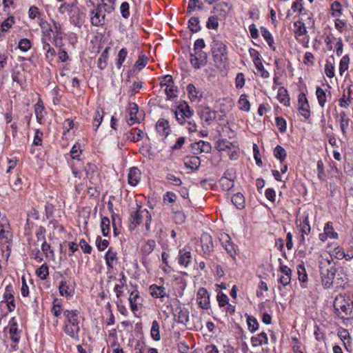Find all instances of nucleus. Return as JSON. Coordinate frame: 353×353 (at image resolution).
I'll return each instance as SVG.
<instances>
[{"instance_id":"31","label":"nucleus","mask_w":353,"mask_h":353,"mask_svg":"<svg viewBox=\"0 0 353 353\" xmlns=\"http://www.w3.org/2000/svg\"><path fill=\"white\" fill-rule=\"evenodd\" d=\"M225 239L224 240L225 242L223 243V246L230 256L234 258L236 254V246L231 242L230 238L228 235H225Z\"/></svg>"},{"instance_id":"2","label":"nucleus","mask_w":353,"mask_h":353,"mask_svg":"<svg viewBox=\"0 0 353 353\" xmlns=\"http://www.w3.org/2000/svg\"><path fill=\"white\" fill-rule=\"evenodd\" d=\"M65 318L63 330L70 338L78 341L79 327V312L77 310H65L63 313Z\"/></svg>"},{"instance_id":"22","label":"nucleus","mask_w":353,"mask_h":353,"mask_svg":"<svg viewBox=\"0 0 353 353\" xmlns=\"http://www.w3.org/2000/svg\"><path fill=\"white\" fill-rule=\"evenodd\" d=\"M216 148L219 151H232V157H233V152H235V145L234 143L228 141L227 139H220L216 142Z\"/></svg>"},{"instance_id":"16","label":"nucleus","mask_w":353,"mask_h":353,"mask_svg":"<svg viewBox=\"0 0 353 353\" xmlns=\"http://www.w3.org/2000/svg\"><path fill=\"white\" fill-rule=\"evenodd\" d=\"M192 149L194 151L195 154H200L202 152L209 153L211 151L212 146L209 142L201 140L192 143Z\"/></svg>"},{"instance_id":"34","label":"nucleus","mask_w":353,"mask_h":353,"mask_svg":"<svg viewBox=\"0 0 353 353\" xmlns=\"http://www.w3.org/2000/svg\"><path fill=\"white\" fill-rule=\"evenodd\" d=\"M239 108L241 110L245 112H249L250 110V104L249 101L247 99V95L245 94H243L240 96L239 101Z\"/></svg>"},{"instance_id":"41","label":"nucleus","mask_w":353,"mask_h":353,"mask_svg":"<svg viewBox=\"0 0 353 353\" xmlns=\"http://www.w3.org/2000/svg\"><path fill=\"white\" fill-rule=\"evenodd\" d=\"M59 293L61 296H65L66 297L71 296L73 294V292L68 285H67L66 281H62L59 285Z\"/></svg>"},{"instance_id":"59","label":"nucleus","mask_w":353,"mask_h":353,"mask_svg":"<svg viewBox=\"0 0 353 353\" xmlns=\"http://www.w3.org/2000/svg\"><path fill=\"white\" fill-rule=\"evenodd\" d=\"M128 54V51L125 48H122L118 54V60L117 62V68L120 69L123 63L124 62Z\"/></svg>"},{"instance_id":"55","label":"nucleus","mask_w":353,"mask_h":353,"mask_svg":"<svg viewBox=\"0 0 353 353\" xmlns=\"http://www.w3.org/2000/svg\"><path fill=\"white\" fill-rule=\"evenodd\" d=\"M332 16L339 17L341 14V5L339 1H334L331 6Z\"/></svg>"},{"instance_id":"5","label":"nucleus","mask_w":353,"mask_h":353,"mask_svg":"<svg viewBox=\"0 0 353 353\" xmlns=\"http://www.w3.org/2000/svg\"><path fill=\"white\" fill-rule=\"evenodd\" d=\"M13 62H11L12 67V79L13 84L21 85L22 82V57L18 55L16 59L12 56Z\"/></svg>"},{"instance_id":"6","label":"nucleus","mask_w":353,"mask_h":353,"mask_svg":"<svg viewBox=\"0 0 353 353\" xmlns=\"http://www.w3.org/2000/svg\"><path fill=\"white\" fill-rule=\"evenodd\" d=\"M301 21H298L294 23V32L298 36H303L306 34L307 28H313L314 25V20L312 18V13L307 17L301 18Z\"/></svg>"},{"instance_id":"32","label":"nucleus","mask_w":353,"mask_h":353,"mask_svg":"<svg viewBox=\"0 0 353 353\" xmlns=\"http://www.w3.org/2000/svg\"><path fill=\"white\" fill-rule=\"evenodd\" d=\"M117 260V253L110 248L105 254V262L109 268L113 267V263Z\"/></svg>"},{"instance_id":"44","label":"nucleus","mask_w":353,"mask_h":353,"mask_svg":"<svg viewBox=\"0 0 353 353\" xmlns=\"http://www.w3.org/2000/svg\"><path fill=\"white\" fill-rule=\"evenodd\" d=\"M350 58L347 55L343 56L339 63V74L343 76V73L347 70L349 67Z\"/></svg>"},{"instance_id":"50","label":"nucleus","mask_w":353,"mask_h":353,"mask_svg":"<svg viewBox=\"0 0 353 353\" xmlns=\"http://www.w3.org/2000/svg\"><path fill=\"white\" fill-rule=\"evenodd\" d=\"M51 311L53 315L57 317H58L61 314L62 310L61 300L57 299H54Z\"/></svg>"},{"instance_id":"48","label":"nucleus","mask_w":353,"mask_h":353,"mask_svg":"<svg viewBox=\"0 0 353 353\" xmlns=\"http://www.w3.org/2000/svg\"><path fill=\"white\" fill-rule=\"evenodd\" d=\"M97 7L101 8V10L105 14L106 13L110 14L114 10L115 6L105 2H101L97 4Z\"/></svg>"},{"instance_id":"53","label":"nucleus","mask_w":353,"mask_h":353,"mask_svg":"<svg viewBox=\"0 0 353 353\" xmlns=\"http://www.w3.org/2000/svg\"><path fill=\"white\" fill-rule=\"evenodd\" d=\"M248 329L251 332H254L259 328V323L253 316H248L247 319Z\"/></svg>"},{"instance_id":"27","label":"nucleus","mask_w":353,"mask_h":353,"mask_svg":"<svg viewBox=\"0 0 353 353\" xmlns=\"http://www.w3.org/2000/svg\"><path fill=\"white\" fill-rule=\"evenodd\" d=\"M230 10L227 3L221 2L214 8V12L221 18L224 19Z\"/></svg>"},{"instance_id":"18","label":"nucleus","mask_w":353,"mask_h":353,"mask_svg":"<svg viewBox=\"0 0 353 353\" xmlns=\"http://www.w3.org/2000/svg\"><path fill=\"white\" fill-rule=\"evenodd\" d=\"M296 223L298 227L300 228V231L303 234H309L311 230L310 225L309 223L308 216H304L296 219Z\"/></svg>"},{"instance_id":"13","label":"nucleus","mask_w":353,"mask_h":353,"mask_svg":"<svg viewBox=\"0 0 353 353\" xmlns=\"http://www.w3.org/2000/svg\"><path fill=\"white\" fill-rule=\"evenodd\" d=\"M128 117L127 121L130 125L140 121V117L138 116L139 107L134 103H130L128 109Z\"/></svg>"},{"instance_id":"36","label":"nucleus","mask_w":353,"mask_h":353,"mask_svg":"<svg viewBox=\"0 0 353 353\" xmlns=\"http://www.w3.org/2000/svg\"><path fill=\"white\" fill-rule=\"evenodd\" d=\"M39 26L42 30L43 34L45 37H50L51 32H53V29L51 26L45 20L40 19Z\"/></svg>"},{"instance_id":"26","label":"nucleus","mask_w":353,"mask_h":353,"mask_svg":"<svg viewBox=\"0 0 353 353\" xmlns=\"http://www.w3.org/2000/svg\"><path fill=\"white\" fill-rule=\"evenodd\" d=\"M251 343L253 346H261L268 343V338L264 332L254 336L251 338Z\"/></svg>"},{"instance_id":"47","label":"nucleus","mask_w":353,"mask_h":353,"mask_svg":"<svg viewBox=\"0 0 353 353\" xmlns=\"http://www.w3.org/2000/svg\"><path fill=\"white\" fill-rule=\"evenodd\" d=\"M274 154L276 158L280 160L281 163L284 161L287 156L285 150L280 145H277L274 148Z\"/></svg>"},{"instance_id":"40","label":"nucleus","mask_w":353,"mask_h":353,"mask_svg":"<svg viewBox=\"0 0 353 353\" xmlns=\"http://www.w3.org/2000/svg\"><path fill=\"white\" fill-rule=\"evenodd\" d=\"M43 49L46 52V56L48 59L52 60L54 57L56 52L48 43L45 41V38H43Z\"/></svg>"},{"instance_id":"1","label":"nucleus","mask_w":353,"mask_h":353,"mask_svg":"<svg viewBox=\"0 0 353 353\" xmlns=\"http://www.w3.org/2000/svg\"><path fill=\"white\" fill-rule=\"evenodd\" d=\"M332 256L324 257L321 256L319 261L321 284L325 289H330L334 285V279L336 270L332 265Z\"/></svg>"},{"instance_id":"28","label":"nucleus","mask_w":353,"mask_h":353,"mask_svg":"<svg viewBox=\"0 0 353 353\" xmlns=\"http://www.w3.org/2000/svg\"><path fill=\"white\" fill-rule=\"evenodd\" d=\"M150 294L155 298H164L167 296L165 288L157 285H152L150 287Z\"/></svg>"},{"instance_id":"62","label":"nucleus","mask_w":353,"mask_h":353,"mask_svg":"<svg viewBox=\"0 0 353 353\" xmlns=\"http://www.w3.org/2000/svg\"><path fill=\"white\" fill-rule=\"evenodd\" d=\"M165 92L169 99L176 97L177 88L174 86V83L165 88Z\"/></svg>"},{"instance_id":"58","label":"nucleus","mask_w":353,"mask_h":353,"mask_svg":"<svg viewBox=\"0 0 353 353\" xmlns=\"http://www.w3.org/2000/svg\"><path fill=\"white\" fill-rule=\"evenodd\" d=\"M148 61V59L145 55L141 54L139 55L138 60L136 61L134 67L140 70L146 65Z\"/></svg>"},{"instance_id":"15","label":"nucleus","mask_w":353,"mask_h":353,"mask_svg":"<svg viewBox=\"0 0 353 353\" xmlns=\"http://www.w3.org/2000/svg\"><path fill=\"white\" fill-rule=\"evenodd\" d=\"M201 119L210 125L216 118V112L208 107L202 108L199 112Z\"/></svg>"},{"instance_id":"24","label":"nucleus","mask_w":353,"mask_h":353,"mask_svg":"<svg viewBox=\"0 0 353 353\" xmlns=\"http://www.w3.org/2000/svg\"><path fill=\"white\" fill-rule=\"evenodd\" d=\"M352 100L353 93H352L351 88H349L347 90H344L343 97L339 99V105L341 108H347Z\"/></svg>"},{"instance_id":"30","label":"nucleus","mask_w":353,"mask_h":353,"mask_svg":"<svg viewBox=\"0 0 353 353\" xmlns=\"http://www.w3.org/2000/svg\"><path fill=\"white\" fill-rule=\"evenodd\" d=\"M276 98L284 105H290V98L288 94V91L285 88L281 87L279 88Z\"/></svg>"},{"instance_id":"60","label":"nucleus","mask_w":353,"mask_h":353,"mask_svg":"<svg viewBox=\"0 0 353 353\" xmlns=\"http://www.w3.org/2000/svg\"><path fill=\"white\" fill-rule=\"evenodd\" d=\"M261 31L262 36L265 39L270 47H272L274 43V39L271 33L265 28H261Z\"/></svg>"},{"instance_id":"64","label":"nucleus","mask_w":353,"mask_h":353,"mask_svg":"<svg viewBox=\"0 0 353 353\" xmlns=\"http://www.w3.org/2000/svg\"><path fill=\"white\" fill-rule=\"evenodd\" d=\"M219 182L222 189L225 191L230 190L234 186V181L225 178L221 177Z\"/></svg>"},{"instance_id":"8","label":"nucleus","mask_w":353,"mask_h":353,"mask_svg":"<svg viewBox=\"0 0 353 353\" xmlns=\"http://www.w3.org/2000/svg\"><path fill=\"white\" fill-rule=\"evenodd\" d=\"M143 218H149L150 219V212L146 209H141V207H139V209L131 214L130 216V230H134L136 227L139 225Z\"/></svg>"},{"instance_id":"61","label":"nucleus","mask_w":353,"mask_h":353,"mask_svg":"<svg viewBox=\"0 0 353 353\" xmlns=\"http://www.w3.org/2000/svg\"><path fill=\"white\" fill-rule=\"evenodd\" d=\"M325 73L329 78H332L334 76V66L330 61H327L325 65Z\"/></svg>"},{"instance_id":"14","label":"nucleus","mask_w":353,"mask_h":353,"mask_svg":"<svg viewBox=\"0 0 353 353\" xmlns=\"http://www.w3.org/2000/svg\"><path fill=\"white\" fill-rule=\"evenodd\" d=\"M350 296H346L345 295L339 294L336 296L334 301V307L338 314L343 309H345V305L347 303H350Z\"/></svg>"},{"instance_id":"20","label":"nucleus","mask_w":353,"mask_h":353,"mask_svg":"<svg viewBox=\"0 0 353 353\" xmlns=\"http://www.w3.org/2000/svg\"><path fill=\"white\" fill-rule=\"evenodd\" d=\"M4 299L7 301V305L9 311H12L15 308L14 296L12 294V288L11 285H8L3 294Z\"/></svg>"},{"instance_id":"35","label":"nucleus","mask_w":353,"mask_h":353,"mask_svg":"<svg viewBox=\"0 0 353 353\" xmlns=\"http://www.w3.org/2000/svg\"><path fill=\"white\" fill-rule=\"evenodd\" d=\"M109 49H110L109 48H105L104 50V51L102 52V54H101V56L99 57V58L98 59L97 65H98V68H100L101 70L104 69L107 65V60L108 58Z\"/></svg>"},{"instance_id":"46","label":"nucleus","mask_w":353,"mask_h":353,"mask_svg":"<svg viewBox=\"0 0 353 353\" xmlns=\"http://www.w3.org/2000/svg\"><path fill=\"white\" fill-rule=\"evenodd\" d=\"M339 316H341V319H353V312L351 309V303H347L345 305V309H343L339 312Z\"/></svg>"},{"instance_id":"3","label":"nucleus","mask_w":353,"mask_h":353,"mask_svg":"<svg viewBox=\"0 0 353 353\" xmlns=\"http://www.w3.org/2000/svg\"><path fill=\"white\" fill-rule=\"evenodd\" d=\"M212 52L214 61L221 65L228 60L227 47L225 43L219 40H214L212 44Z\"/></svg>"},{"instance_id":"10","label":"nucleus","mask_w":353,"mask_h":353,"mask_svg":"<svg viewBox=\"0 0 353 353\" xmlns=\"http://www.w3.org/2000/svg\"><path fill=\"white\" fill-rule=\"evenodd\" d=\"M298 110L301 115L305 119H308L310 117V105L304 93L299 94Z\"/></svg>"},{"instance_id":"23","label":"nucleus","mask_w":353,"mask_h":353,"mask_svg":"<svg viewBox=\"0 0 353 353\" xmlns=\"http://www.w3.org/2000/svg\"><path fill=\"white\" fill-rule=\"evenodd\" d=\"M192 261V254L190 251L185 249L180 250L179 256V263L181 265L187 268Z\"/></svg>"},{"instance_id":"25","label":"nucleus","mask_w":353,"mask_h":353,"mask_svg":"<svg viewBox=\"0 0 353 353\" xmlns=\"http://www.w3.org/2000/svg\"><path fill=\"white\" fill-rule=\"evenodd\" d=\"M184 165L187 168L197 170L201 165V160L196 156L186 157L184 160Z\"/></svg>"},{"instance_id":"4","label":"nucleus","mask_w":353,"mask_h":353,"mask_svg":"<svg viewBox=\"0 0 353 353\" xmlns=\"http://www.w3.org/2000/svg\"><path fill=\"white\" fill-rule=\"evenodd\" d=\"M172 314L174 321L179 323L185 325L189 321L188 309L182 306L178 301L172 307Z\"/></svg>"},{"instance_id":"49","label":"nucleus","mask_w":353,"mask_h":353,"mask_svg":"<svg viewBox=\"0 0 353 353\" xmlns=\"http://www.w3.org/2000/svg\"><path fill=\"white\" fill-rule=\"evenodd\" d=\"M324 232L328 238L330 239H336L338 237V234L334 232L332 223L331 222H327L324 228Z\"/></svg>"},{"instance_id":"17","label":"nucleus","mask_w":353,"mask_h":353,"mask_svg":"<svg viewBox=\"0 0 353 353\" xmlns=\"http://www.w3.org/2000/svg\"><path fill=\"white\" fill-rule=\"evenodd\" d=\"M201 243L202 250L205 254H209L213 250V243L212 236L208 234L204 233L201 237Z\"/></svg>"},{"instance_id":"38","label":"nucleus","mask_w":353,"mask_h":353,"mask_svg":"<svg viewBox=\"0 0 353 353\" xmlns=\"http://www.w3.org/2000/svg\"><path fill=\"white\" fill-rule=\"evenodd\" d=\"M232 202L238 208L241 209L244 207V196L241 193H236L232 197Z\"/></svg>"},{"instance_id":"54","label":"nucleus","mask_w":353,"mask_h":353,"mask_svg":"<svg viewBox=\"0 0 353 353\" xmlns=\"http://www.w3.org/2000/svg\"><path fill=\"white\" fill-rule=\"evenodd\" d=\"M297 271L299 280L301 282H305L307 279V275L304 265H299L297 267Z\"/></svg>"},{"instance_id":"9","label":"nucleus","mask_w":353,"mask_h":353,"mask_svg":"<svg viewBox=\"0 0 353 353\" xmlns=\"http://www.w3.org/2000/svg\"><path fill=\"white\" fill-rule=\"evenodd\" d=\"M90 21L92 26L101 27L105 23V14L97 6L90 11Z\"/></svg>"},{"instance_id":"12","label":"nucleus","mask_w":353,"mask_h":353,"mask_svg":"<svg viewBox=\"0 0 353 353\" xmlns=\"http://www.w3.org/2000/svg\"><path fill=\"white\" fill-rule=\"evenodd\" d=\"M208 56L206 53L194 52L191 54L190 63L195 69H199L207 63Z\"/></svg>"},{"instance_id":"42","label":"nucleus","mask_w":353,"mask_h":353,"mask_svg":"<svg viewBox=\"0 0 353 353\" xmlns=\"http://www.w3.org/2000/svg\"><path fill=\"white\" fill-rule=\"evenodd\" d=\"M110 221L109 218H108L106 216L101 218V231H102L103 235L104 236H107L110 232Z\"/></svg>"},{"instance_id":"43","label":"nucleus","mask_w":353,"mask_h":353,"mask_svg":"<svg viewBox=\"0 0 353 353\" xmlns=\"http://www.w3.org/2000/svg\"><path fill=\"white\" fill-rule=\"evenodd\" d=\"M126 280L125 276L122 274V278L119 280V283L116 284L114 288V292L116 294V296L118 299H119L123 294V288L125 285Z\"/></svg>"},{"instance_id":"56","label":"nucleus","mask_w":353,"mask_h":353,"mask_svg":"<svg viewBox=\"0 0 353 353\" xmlns=\"http://www.w3.org/2000/svg\"><path fill=\"white\" fill-rule=\"evenodd\" d=\"M254 65L261 77L266 79L270 77L269 72L264 69V67H263V65L261 61L255 63Z\"/></svg>"},{"instance_id":"52","label":"nucleus","mask_w":353,"mask_h":353,"mask_svg":"<svg viewBox=\"0 0 353 353\" xmlns=\"http://www.w3.org/2000/svg\"><path fill=\"white\" fill-rule=\"evenodd\" d=\"M202 7L203 3L200 0H190L188 6V12L190 13L192 11H194L196 8L201 9Z\"/></svg>"},{"instance_id":"19","label":"nucleus","mask_w":353,"mask_h":353,"mask_svg":"<svg viewBox=\"0 0 353 353\" xmlns=\"http://www.w3.org/2000/svg\"><path fill=\"white\" fill-rule=\"evenodd\" d=\"M156 129L158 133L164 137H166L170 132L168 121L164 119H160L157 124Z\"/></svg>"},{"instance_id":"63","label":"nucleus","mask_w":353,"mask_h":353,"mask_svg":"<svg viewBox=\"0 0 353 353\" xmlns=\"http://www.w3.org/2000/svg\"><path fill=\"white\" fill-rule=\"evenodd\" d=\"M189 28L191 31L196 32L200 30L199 21L196 17H192L189 20Z\"/></svg>"},{"instance_id":"57","label":"nucleus","mask_w":353,"mask_h":353,"mask_svg":"<svg viewBox=\"0 0 353 353\" xmlns=\"http://www.w3.org/2000/svg\"><path fill=\"white\" fill-rule=\"evenodd\" d=\"M37 275L41 279H46L48 276V267L47 265L43 264L36 271Z\"/></svg>"},{"instance_id":"33","label":"nucleus","mask_w":353,"mask_h":353,"mask_svg":"<svg viewBox=\"0 0 353 353\" xmlns=\"http://www.w3.org/2000/svg\"><path fill=\"white\" fill-rule=\"evenodd\" d=\"M347 280V279L345 274L341 271L337 274L336 277L334 279V285H335L336 288H344Z\"/></svg>"},{"instance_id":"51","label":"nucleus","mask_w":353,"mask_h":353,"mask_svg":"<svg viewBox=\"0 0 353 353\" xmlns=\"http://www.w3.org/2000/svg\"><path fill=\"white\" fill-rule=\"evenodd\" d=\"M155 246H156V243L154 240H148L143 245L141 250L144 254H148L154 250Z\"/></svg>"},{"instance_id":"29","label":"nucleus","mask_w":353,"mask_h":353,"mask_svg":"<svg viewBox=\"0 0 353 353\" xmlns=\"http://www.w3.org/2000/svg\"><path fill=\"white\" fill-rule=\"evenodd\" d=\"M9 334L11 340L14 343H19L20 340V336L19 335L17 324L13 318L10 321V327H9Z\"/></svg>"},{"instance_id":"45","label":"nucleus","mask_w":353,"mask_h":353,"mask_svg":"<svg viewBox=\"0 0 353 353\" xmlns=\"http://www.w3.org/2000/svg\"><path fill=\"white\" fill-rule=\"evenodd\" d=\"M292 10L294 12L299 11V14L301 16V17H307L308 15H310V13H307L306 10H305L303 8L302 4L299 1H294L292 3Z\"/></svg>"},{"instance_id":"39","label":"nucleus","mask_w":353,"mask_h":353,"mask_svg":"<svg viewBox=\"0 0 353 353\" xmlns=\"http://www.w3.org/2000/svg\"><path fill=\"white\" fill-rule=\"evenodd\" d=\"M316 94L320 106L323 108L327 99V95L325 90L320 87H318L316 90Z\"/></svg>"},{"instance_id":"7","label":"nucleus","mask_w":353,"mask_h":353,"mask_svg":"<svg viewBox=\"0 0 353 353\" xmlns=\"http://www.w3.org/2000/svg\"><path fill=\"white\" fill-rule=\"evenodd\" d=\"M175 117L180 124H184L186 119H190L193 112L186 102L181 103L174 111Z\"/></svg>"},{"instance_id":"21","label":"nucleus","mask_w":353,"mask_h":353,"mask_svg":"<svg viewBox=\"0 0 353 353\" xmlns=\"http://www.w3.org/2000/svg\"><path fill=\"white\" fill-rule=\"evenodd\" d=\"M128 183L132 186L137 185L140 181L141 179V172L140 170L137 168H132L130 169L128 173Z\"/></svg>"},{"instance_id":"37","label":"nucleus","mask_w":353,"mask_h":353,"mask_svg":"<svg viewBox=\"0 0 353 353\" xmlns=\"http://www.w3.org/2000/svg\"><path fill=\"white\" fill-rule=\"evenodd\" d=\"M150 334L152 338L156 341H158L161 339L159 324L157 321H152Z\"/></svg>"},{"instance_id":"11","label":"nucleus","mask_w":353,"mask_h":353,"mask_svg":"<svg viewBox=\"0 0 353 353\" xmlns=\"http://www.w3.org/2000/svg\"><path fill=\"white\" fill-rule=\"evenodd\" d=\"M196 303L200 307L208 310L210 307V295L206 289L201 288L196 294Z\"/></svg>"}]
</instances>
